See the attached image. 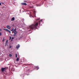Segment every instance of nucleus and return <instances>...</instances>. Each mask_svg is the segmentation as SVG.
Returning <instances> with one entry per match:
<instances>
[{
    "label": "nucleus",
    "instance_id": "nucleus-1",
    "mask_svg": "<svg viewBox=\"0 0 79 79\" xmlns=\"http://www.w3.org/2000/svg\"><path fill=\"white\" fill-rule=\"evenodd\" d=\"M38 23H37L35 24H33L29 26L28 29H33L34 28H36L37 26H38Z\"/></svg>",
    "mask_w": 79,
    "mask_h": 79
},
{
    "label": "nucleus",
    "instance_id": "nucleus-2",
    "mask_svg": "<svg viewBox=\"0 0 79 79\" xmlns=\"http://www.w3.org/2000/svg\"><path fill=\"white\" fill-rule=\"evenodd\" d=\"M16 29L15 28V29H14V33L15 34H17V31H16Z\"/></svg>",
    "mask_w": 79,
    "mask_h": 79
},
{
    "label": "nucleus",
    "instance_id": "nucleus-3",
    "mask_svg": "<svg viewBox=\"0 0 79 79\" xmlns=\"http://www.w3.org/2000/svg\"><path fill=\"white\" fill-rule=\"evenodd\" d=\"M1 70L2 72H3L5 71V68H2L1 69Z\"/></svg>",
    "mask_w": 79,
    "mask_h": 79
},
{
    "label": "nucleus",
    "instance_id": "nucleus-4",
    "mask_svg": "<svg viewBox=\"0 0 79 79\" xmlns=\"http://www.w3.org/2000/svg\"><path fill=\"white\" fill-rule=\"evenodd\" d=\"M34 13V15L33 16H31L33 18H34V17H35V12L34 11L33 12Z\"/></svg>",
    "mask_w": 79,
    "mask_h": 79
},
{
    "label": "nucleus",
    "instance_id": "nucleus-5",
    "mask_svg": "<svg viewBox=\"0 0 79 79\" xmlns=\"http://www.w3.org/2000/svg\"><path fill=\"white\" fill-rule=\"evenodd\" d=\"M21 4V5H27V4L24 2L22 3Z\"/></svg>",
    "mask_w": 79,
    "mask_h": 79
},
{
    "label": "nucleus",
    "instance_id": "nucleus-6",
    "mask_svg": "<svg viewBox=\"0 0 79 79\" xmlns=\"http://www.w3.org/2000/svg\"><path fill=\"white\" fill-rule=\"evenodd\" d=\"M8 40H6L5 43V46H6V45H7V44H8Z\"/></svg>",
    "mask_w": 79,
    "mask_h": 79
},
{
    "label": "nucleus",
    "instance_id": "nucleus-7",
    "mask_svg": "<svg viewBox=\"0 0 79 79\" xmlns=\"http://www.w3.org/2000/svg\"><path fill=\"white\" fill-rule=\"evenodd\" d=\"M20 47V45L19 44H18V46H17L16 47V48H19Z\"/></svg>",
    "mask_w": 79,
    "mask_h": 79
},
{
    "label": "nucleus",
    "instance_id": "nucleus-8",
    "mask_svg": "<svg viewBox=\"0 0 79 79\" xmlns=\"http://www.w3.org/2000/svg\"><path fill=\"white\" fill-rule=\"evenodd\" d=\"M7 29H10L11 28V27L9 26H7Z\"/></svg>",
    "mask_w": 79,
    "mask_h": 79
},
{
    "label": "nucleus",
    "instance_id": "nucleus-9",
    "mask_svg": "<svg viewBox=\"0 0 79 79\" xmlns=\"http://www.w3.org/2000/svg\"><path fill=\"white\" fill-rule=\"evenodd\" d=\"M15 20V18L14 17H13L12 18L11 21H14Z\"/></svg>",
    "mask_w": 79,
    "mask_h": 79
},
{
    "label": "nucleus",
    "instance_id": "nucleus-10",
    "mask_svg": "<svg viewBox=\"0 0 79 79\" xmlns=\"http://www.w3.org/2000/svg\"><path fill=\"white\" fill-rule=\"evenodd\" d=\"M7 32H9V33H11V31L8 30V29L7 30Z\"/></svg>",
    "mask_w": 79,
    "mask_h": 79
},
{
    "label": "nucleus",
    "instance_id": "nucleus-11",
    "mask_svg": "<svg viewBox=\"0 0 79 79\" xmlns=\"http://www.w3.org/2000/svg\"><path fill=\"white\" fill-rule=\"evenodd\" d=\"M17 57H18V54H15V57H16V58H17Z\"/></svg>",
    "mask_w": 79,
    "mask_h": 79
},
{
    "label": "nucleus",
    "instance_id": "nucleus-12",
    "mask_svg": "<svg viewBox=\"0 0 79 79\" xmlns=\"http://www.w3.org/2000/svg\"><path fill=\"white\" fill-rule=\"evenodd\" d=\"M4 30H5V31H7L8 30V29H5V28H4Z\"/></svg>",
    "mask_w": 79,
    "mask_h": 79
},
{
    "label": "nucleus",
    "instance_id": "nucleus-13",
    "mask_svg": "<svg viewBox=\"0 0 79 79\" xmlns=\"http://www.w3.org/2000/svg\"><path fill=\"white\" fill-rule=\"evenodd\" d=\"M9 56H10V57L12 56V55H11V54H9Z\"/></svg>",
    "mask_w": 79,
    "mask_h": 79
},
{
    "label": "nucleus",
    "instance_id": "nucleus-14",
    "mask_svg": "<svg viewBox=\"0 0 79 79\" xmlns=\"http://www.w3.org/2000/svg\"><path fill=\"white\" fill-rule=\"evenodd\" d=\"M36 68H37V69H39V67H36Z\"/></svg>",
    "mask_w": 79,
    "mask_h": 79
},
{
    "label": "nucleus",
    "instance_id": "nucleus-15",
    "mask_svg": "<svg viewBox=\"0 0 79 79\" xmlns=\"http://www.w3.org/2000/svg\"><path fill=\"white\" fill-rule=\"evenodd\" d=\"M11 31H14V28H13V29H12L11 30Z\"/></svg>",
    "mask_w": 79,
    "mask_h": 79
},
{
    "label": "nucleus",
    "instance_id": "nucleus-16",
    "mask_svg": "<svg viewBox=\"0 0 79 79\" xmlns=\"http://www.w3.org/2000/svg\"><path fill=\"white\" fill-rule=\"evenodd\" d=\"M19 60V58H17V60H16L17 61H18Z\"/></svg>",
    "mask_w": 79,
    "mask_h": 79
},
{
    "label": "nucleus",
    "instance_id": "nucleus-17",
    "mask_svg": "<svg viewBox=\"0 0 79 79\" xmlns=\"http://www.w3.org/2000/svg\"><path fill=\"white\" fill-rule=\"evenodd\" d=\"M16 34H14L13 35V36H16Z\"/></svg>",
    "mask_w": 79,
    "mask_h": 79
},
{
    "label": "nucleus",
    "instance_id": "nucleus-18",
    "mask_svg": "<svg viewBox=\"0 0 79 79\" xmlns=\"http://www.w3.org/2000/svg\"><path fill=\"white\" fill-rule=\"evenodd\" d=\"M12 71H14V69H12Z\"/></svg>",
    "mask_w": 79,
    "mask_h": 79
},
{
    "label": "nucleus",
    "instance_id": "nucleus-19",
    "mask_svg": "<svg viewBox=\"0 0 79 79\" xmlns=\"http://www.w3.org/2000/svg\"><path fill=\"white\" fill-rule=\"evenodd\" d=\"M11 37L10 36V38L9 40H11Z\"/></svg>",
    "mask_w": 79,
    "mask_h": 79
},
{
    "label": "nucleus",
    "instance_id": "nucleus-20",
    "mask_svg": "<svg viewBox=\"0 0 79 79\" xmlns=\"http://www.w3.org/2000/svg\"><path fill=\"white\" fill-rule=\"evenodd\" d=\"M3 39L4 40H5V37H4L3 38Z\"/></svg>",
    "mask_w": 79,
    "mask_h": 79
},
{
    "label": "nucleus",
    "instance_id": "nucleus-21",
    "mask_svg": "<svg viewBox=\"0 0 79 79\" xmlns=\"http://www.w3.org/2000/svg\"><path fill=\"white\" fill-rule=\"evenodd\" d=\"M12 40L14 39V37H13L12 38Z\"/></svg>",
    "mask_w": 79,
    "mask_h": 79
},
{
    "label": "nucleus",
    "instance_id": "nucleus-22",
    "mask_svg": "<svg viewBox=\"0 0 79 79\" xmlns=\"http://www.w3.org/2000/svg\"><path fill=\"white\" fill-rule=\"evenodd\" d=\"M40 21H39V23H40Z\"/></svg>",
    "mask_w": 79,
    "mask_h": 79
},
{
    "label": "nucleus",
    "instance_id": "nucleus-23",
    "mask_svg": "<svg viewBox=\"0 0 79 79\" xmlns=\"http://www.w3.org/2000/svg\"><path fill=\"white\" fill-rule=\"evenodd\" d=\"M2 35V33H0V35Z\"/></svg>",
    "mask_w": 79,
    "mask_h": 79
},
{
    "label": "nucleus",
    "instance_id": "nucleus-24",
    "mask_svg": "<svg viewBox=\"0 0 79 79\" xmlns=\"http://www.w3.org/2000/svg\"><path fill=\"white\" fill-rule=\"evenodd\" d=\"M11 47V46H10V47H9V48H10Z\"/></svg>",
    "mask_w": 79,
    "mask_h": 79
},
{
    "label": "nucleus",
    "instance_id": "nucleus-25",
    "mask_svg": "<svg viewBox=\"0 0 79 79\" xmlns=\"http://www.w3.org/2000/svg\"><path fill=\"white\" fill-rule=\"evenodd\" d=\"M40 21L42 22V19Z\"/></svg>",
    "mask_w": 79,
    "mask_h": 79
},
{
    "label": "nucleus",
    "instance_id": "nucleus-26",
    "mask_svg": "<svg viewBox=\"0 0 79 79\" xmlns=\"http://www.w3.org/2000/svg\"><path fill=\"white\" fill-rule=\"evenodd\" d=\"M2 4L0 2V5H1Z\"/></svg>",
    "mask_w": 79,
    "mask_h": 79
},
{
    "label": "nucleus",
    "instance_id": "nucleus-27",
    "mask_svg": "<svg viewBox=\"0 0 79 79\" xmlns=\"http://www.w3.org/2000/svg\"><path fill=\"white\" fill-rule=\"evenodd\" d=\"M39 19H38L37 20H39Z\"/></svg>",
    "mask_w": 79,
    "mask_h": 79
},
{
    "label": "nucleus",
    "instance_id": "nucleus-28",
    "mask_svg": "<svg viewBox=\"0 0 79 79\" xmlns=\"http://www.w3.org/2000/svg\"><path fill=\"white\" fill-rule=\"evenodd\" d=\"M31 8H34V7L32 6V7H31Z\"/></svg>",
    "mask_w": 79,
    "mask_h": 79
},
{
    "label": "nucleus",
    "instance_id": "nucleus-29",
    "mask_svg": "<svg viewBox=\"0 0 79 79\" xmlns=\"http://www.w3.org/2000/svg\"><path fill=\"white\" fill-rule=\"evenodd\" d=\"M30 17H31V15H30Z\"/></svg>",
    "mask_w": 79,
    "mask_h": 79
}]
</instances>
